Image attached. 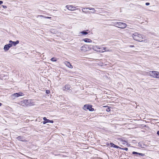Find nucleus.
Instances as JSON below:
<instances>
[{
  "label": "nucleus",
  "mask_w": 159,
  "mask_h": 159,
  "mask_svg": "<svg viewBox=\"0 0 159 159\" xmlns=\"http://www.w3.org/2000/svg\"><path fill=\"white\" fill-rule=\"evenodd\" d=\"M101 49L102 51V52H109L110 51L109 50H107V48L106 47H101Z\"/></svg>",
  "instance_id": "obj_13"
},
{
  "label": "nucleus",
  "mask_w": 159,
  "mask_h": 159,
  "mask_svg": "<svg viewBox=\"0 0 159 159\" xmlns=\"http://www.w3.org/2000/svg\"><path fill=\"white\" fill-rule=\"evenodd\" d=\"M150 76L159 79V72L157 71H152L150 72Z\"/></svg>",
  "instance_id": "obj_2"
},
{
  "label": "nucleus",
  "mask_w": 159,
  "mask_h": 159,
  "mask_svg": "<svg viewBox=\"0 0 159 159\" xmlns=\"http://www.w3.org/2000/svg\"><path fill=\"white\" fill-rule=\"evenodd\" d=\"M43 124H45L47 123H46V121H45V120H44V121H43Z\"/></svg>",
  "instance_id": "obj_34"
},
{
  "label": "nucleus",
  "mask_w": 159,
  "mask_h": 159,
  "mask_svg": "<svg viewBox=\"0 0 159 159\" xmlns=\"http://www.w3.org/2000/svg\"><path fill=\"white\" fill-rule=\"evenodd\" d=\"M17 139H18V140H21V141H22V140L21 139V137L20 136H19V137H17Z\"/></svg>",
  "instance_id": "obj_27"
},
{
  "label": "nucleus",
  "mask_w": 159,
  "mask_h": 159,
  "mask_svg": "<svg viewBox=\"0 0 159 159\" xmlns=\"http://www.w3.org/2000/svg\"><path fill=\"white\" fill-rule=\"evenodd\" d=\"M43 119L44 120L46 121V123L49 122L50 120L47 119L46 117H44L43 118Z\"/></svg>",
  "instance_id": "obj_21"
},
{
  "label": "nucleus",
  "mask_w": 159,
  "mask_h": 159,
  "mask_svg": "<svg viewBox=\"0 0 159 159\" xmlns=\"http://www.w3.org/2000/svg\"><path fill=\"white\" fill-rule=\"evenodd\" d=\"M145 4L147 6H148L150 5V3L149 2H147Z\"/></svg>",
  "instance_id": "obj_32"
},
{
  "label": "nucleus",
  "mask_w": 159,
  "mask_h": 159,
  "mask_svg": "<svg viewBox=\"0 0 159 159\" xmlns=\"http://www.w3.org/2000/svg\"><path fill=\"white\" fill-rule=\"evenodd\" d=\"M132 154H138V155H140L142 156H144L145 155L144 154L142 153H138L137 152H133Z\"/></svg>",
  "instance_id": "obj_16"
},
{
  "label": "nucleus",
  "mask_w": 159,
  "mask_h": 159,
  "mask_svg": "<svg viewBox=\"0 0 159 159\" xmlns=\"http://www.w3.org/2000/svg\"><path fill=\"white\" fill-rule=\"evenodd\" d=\"M88 9L90 10H92V12L93 13H94L95 11V10H94V8H92V7H88Z\"/></svg>",
  "instance_id": "obj_20"
},
{
  "label": "nucleus",
  "mask_w": 159,
  "mask_h": 159,
  "mask_svg": "<svg viewBox=\"0 0 159 159\" xmlns=\"http://www.w3.org/2000/svg\"><path fill=\"white\" fill-rule=\"evenodd\" d=\"M129 47H134V45H130V46H129Z\"/></svg>",
  "instance_id": "obj_38"
},
{
  "label": "nucleus",
  "mask_w": 159,
  "mask_h": 159,
  "mask_svg": "<svg viewBox=\"0 0 159 159\" xmlns=\"http://www.w3.org/2000/svg\"><path fill=\"white\" fill-rule=\"evenodd\" d=\"M88 109L91 111H93L94 110V109L92 107L91 105H88Z\"/></svg>",
  "instance_id": "obj_17"
},
{
  "label": "nucleus",
  "mask_w": 159,
  "mask_h": 159,
  "mask_svg": "<svg viewBox=\"0 0 159 159\" xmlns=\"http://www.w3.org/2000/svg\"><path fill=\"white\" fill-rule=\"evenodd\" d=\"M122 149L127 151L128 150V148H122Z\"/></svg>",
  "instance_id": "obj_28"
},
{
  "label": "nucleus",
  "mask_w": 159,
  "mask_h": 159,
  "mask_svg": "<svg viewBox=\"0 0 159 159\" xmlns=\"http://www.w3.org/2000/svg\"><path fill=\"white\" fill-rule=\"evenodd\" d=\"M118 22L116 20H112V21L111 22V25H114V26L117 27Z\"/></svg>",
  "instance_id": "obj_10"
},
{
  "label": "nucleus",
  "mask_w": 159,
  "mask_h": 159,
  "mask_svg": "<svg viewBox=\"0 0 159 159\" xmlns=\"http://www.w3.org/2000/svg\"><path fill=\"white\" fill-rule=\"evenodd\" d=\"M2 7L4 8H7V6H2Z\"/></svg>",
  "instance_id": "obj_35"
},
{
  "label": "nucleus",
  "mask_w": 159,
  "mask_h": 159,
  "mask_svg": "<svg viewBox=\"0 0 159 159\" xmlns=\"http://www.w3.org/2000/svg\"><path fill=\"white\" fill-rule=\"evenodd\" d=\"M83 40L86 43H91L92 42L90 39L88 38L84 39Z\"/></svg>",
  "instance_id": "obj_15"
},
{
  "label": "nucleus",
  "mask_w": 159,
  "mask_h": 159,
  "mask_svg": "<svg viewBox=\"0 0 159 159\" xmlns=\"http://www.w3.org/2000/svg\"><path fill=\"white\" fill-rule=\"evenodd\" d=\"M80 50L84 52H85L89 50V48L88 45L86 44L84 45L80 48Z\"/></svg>",
  "instance_id": "obj_5"
},
{
  "label": "nucleus",
  "mask_w": 159,
  "mask_h": 159,
  "mask_svg": "<svg viewBox=\"0 0 159 159\" xmlns=\"http://www.w3.org/2000/svg\"><path fill=\"white\" fill-rule=\"evenodd\" d=\"M65 64L66 65V66L68 67L72 68H73V66H72V65L70 64V63L68 62H65Z\"/></svg>",
  "instance_id": "obj_12"
},
{
  "label": "nucleus",
  "mask_w": 159,
  "mask_h": 159,
  "mask_svg": "<svg viewBox=\"0 0 159 159\" xmlns=\"http://www.w3.org/2000/svg\"><path fill=\"white\" fill-rule=\"evenodd\" d=\"M88 105H85L83 107V109L85 110H86L87 109H88Z\"/></svg>",
  "instance_id": "obj_24"
},
{
  "label": "nucleus",
  "mask_w": 159,
  "mask_h": 159,
  "mask_svg": "<svg viewBox=\"0 0 159 159\" xmlns=\"http://www.w3.org/2000/svg\"><path fill=\"white\" fill-rule=\"evenodd\" d=\"M51 60L52 61H57L56 58L54 57L52 58L51 59Z\"/></svg>",
  "instance_id": "obj_25"
},
{
  "label": "nucleus",
  "mask_w": 159,
  "mask_h": 159,
  "mask_svg": "<svg viewBox=\"0 0 159 159\" xmlns=\"http://www.w3.org/2000/svg\"><path fill=\"white\" fill-rule=\"evenodd\" d=\"M157 134L159 135V131H158L157 132Z\"/></svg>",
  "instance_id": "obj_37"
},
{
  "label": "nucleus",
  "mask_w": 159,
  "mask_h": 159,
  "mask_svg": "<svg viewBox=\"0 0 159 159\" xmlns=\"http://www.w3.org/2000/svg\"><path fill=\"white\" fill-rule=\"evenodd\" d=\"M2 105V103H0V106H1Z\"/></svg>",
  "instance_id": "obj_40"
},
{
  "label": "nucleus",
  "mask_w": 159,
  "mask_h": 159,
  "mask_svg": "<svg viewBox=\"0 0 159 159\" xmlns=\"http://www.w3.org/2000/svg\"><path fill=\"white\" fill-rule=\"evenodd\" d=\"M106 111L107 112H109L110 111V109L109 108H108L107 109Z\"/></svg>",
  "instance_id": "obj_29"
},
{
  "label": "nucleus",
  "mask_w": 159,
  "mask_h": 159,
  "mask_svg": "<svg viewBox=\"0 0 159 159\" xmlns=\"http://www.w3.org/2000/svg\"><path fill=\"white\" fill-rule=\"evenodd\" d=\"M150 72H152V71H149L148 72H145V74L146 75H148L150 76Z\"/></svg>",
  "instance_id": "obj_23"
},
{
  "label": "nucleus",
  "mask_w": 159,
  "mask_h": 159,
  "mask_svg": "<svg viewBox=\"0 0 159 159\" xmlns=\"http://www.w3.org/2000/svg\"><path fill=\"white\" fill-rule=\"evenodd\" d=\"M19 43V40H17L16 41V42L13 41L12 44H13L14 46H15L16 45L18 44Z\"/></svg>",
  "instance_id": "obj_19"
},
{
  "label": "nucleus",
  "mask_w": 159,
  "mask_h": 159,
  "mask_svg": "<svg viewBox=\"0 0 159 159\" xmlns=\"http://www.w3.org/2000/svg\"><path fill=\"white\" fill-rule=\"evenodd\" d=\"M41 16L43 17V16Z\"/></svg>",
  "instance_id": "obj_41"
},
{
  "label": "nucleus",
  "mask_w": 159,
  "mask_h": 159,
  "mask_svg": "<svg viewBox=\"0 0 159 159\" xmlns=\"http://www.w3.org/2000/svg\"><path fill=\"white\" fill-rule=\"evenodd\" d=\"M22 93H16L12 94L11 96L12 97H17L22 96Z\"/></svg>",
  "instance_id": "obj_9"
},
{
  "label": "nucleus",
  "mask_w": 159,
  "mask_h": 159,
  "mask_svg": "<svg viewBox=\"0 0 159 159\" xmlns=\"http://www.w3.org/2000/svg\"><path fill=\"white\" fill-rule=\"evenodd\" d=\"M80 34H84V35H86L87 34H88V33L87 32H86L85 31H84L80 32Z\"/></svg>",
  "instance_id": "obj_22"
},
{
  "label": "nucleus",
  "mask_w": 159,
  "mask_h": 159,
  "mask_svg": "<svg viewBox=\"0 0 159 159\" xmlns=\"http://www.w3.org/2000/svg\"><path fill=\"white\" fill-rule=\"evenodd\" d=\"M3 3V2L2 1H0V5Z\"/></svg>",
  "instance_id": "obj_36"
},
{
  "label": "nucleus",
  "mask_w": 159,
  "mask_h": 159,
  "mask_svg": "<svg viewBox=\"0 0 159 159\" xmlns=\"http://www.w3.org/2000/svg\"><path fill=\"white\" fill-rule=\"evenodd\" d=\"M46 18H50L51 17H46Z\"/></svg>",
  "instance_id": "obj_39"
},
{
  "label": "nucleus",
  "mask_w": 159,
  "mask_h": 159,
  "mask_svg": "<svg viewBox=\"0 0 159 159\" xmlns=\"http://www.w3.org/2000/svg\"><path fill=\"white\" fill-rule=\"evenodd\" d=\"M12 47V44L9 43L5 45L3 49L5 52L9 50V48Z\"/></svg>",
  "instance_id": "obj_6"
},
{
  "label": "nucleus",
  "mask_w": 159,
  "mask_h": 159,
  "mask_svg": "<svg viewBox=\"0 0 159 159\" xmlns=\"http://www.w3.org/2000/svg\"><path fill=\"white\" fill-rule=\"evenodd\" d=\"M70 88V86L68 85H65L64 87L63 88V90L65 91H66L69 90Z\"/></svg>",
  "instance_id": "obj_11"
},
{
  "label": "nucleus",
  "mask_w": 159,
  "mask_h": 159,
  "mask_svg": "<svg viewBox=\"0 0 159 159\" xmlns=\"http://www.w3.org/2000/svg\"><path fill=\"white\" fill-rule=\"evenodd\" d=\"M92 48L95 51L99 52H102V51L101 49V47H99L97 45H94L93 46Z\"/></svg>",
  "instance_id": "obj_3"
},
{
  "label": "nucleus",
  "mask_w": 159,
  "mask_h": 159,
  "mask_svg": "<svg viewBox=\"0 0 159 159\" xmlns=\"http://www.w3.org/2000/svg\"><path fill=\"white\" fill-rule=\"evenodd\" d=\"M110 145H111V147H114V148H121L119 147V146H117L114 144L113 143H110Z\"/></svg>",
  "instance_id": "obj_14"
},
{
  "label": "nucleus",
  "mask_w": 159,
  "mask_h": 159,
  "mask_svg": "<svg viewBox=\"0 0 159 159\" xmlns=\"http://www.w3.org/2000/svg\"><path fill=\"white\" fill-rule=\"evenodd\" d=\"M139 146L142 148H144V145H142L141 143H139L138 144Z\"/></svg>",
  "instance_id": "obj_26"
},
{
  "label": "nucleus",
  "mask_w": 159,
  "mask_h": 159,
  "mask_svg": "<svg viewBox=\"0 0 159 159\" xmlns=\"http://www.w3.org/2000/svg\"><path fill=\"white\" fill-rule=\"evenodd\" d=\"M20 104L23 106H25L28 105V100H25L20 102Z\"/></svg>",
  "instance_id": "obj_7"
},
{
  "label": "nucleus",
  "mask_w": 159,
  "mask_h": 159,
  "mask_svg": "<svg viewBox=\"0 0 159 159\" xmlns=\"http://www.w3.org/2000/svg\"><path fill=\"white\" fill-rule=\"evenodd\" d=\"M67 9L70 11H74L76 7L73 6L72 5H68L66 6Z\"/></svg>",
  "instance_id": "obj_8"
},
{
  "label": "nucleus",
  "mask_w": 159,
  "mask_h": 159,
  "mask_svg": "<svg viewBox=\"0 0 159 159\" xmlns=\"http://www.w3.org/2000/svg\"><path fill=\"white\" fill-rule=\"evenodd\" d=\"M49 122L53 123V121L52 120H50Z\"/></svg>",
  "instance_id": "obj_33"
},
{
  "label": "nucleus",
  "mask_w": 159,
  "mask_h": 159,
  "mask_svg": "<svg viewBox=\"0 0 159 159\" xmlns=\"http://www.w3.org/2000/svg\"><path fill=\"white\" fill-rule=\"evenodd\" d=\"M46 92L47 94H48L50 93V91L49 90H46Z\"/></svg>",
  "instance_id": "obj_30"
},
{
  "label": "nucleus",
  "mask_w": 159,
  "mask_h": 159,
  "mask_svg": "<svg viewBox=\"0 0 159 159\" xmlns=\"http://www.w3.org/2000/svg\"><path fill=\"white\" fill-rule=\"evenodd\" d=\"M132 37L133 39L139 42H143L144 43H148L149 42L148 39L145 36L139 33L135 32L132 34Z\"/></svg>",
  "instance_id": "obj_1"
},
{
  "label": "nucleus",
  "mask_w": 159,
  "mask_h": 159,
  "mask_svg": "<svg viewBox=\"0 0 159 159\" xmlns=\"http://www.w3.org/2000/svg\"><path fill=\"white\" fill-rule=\"evenodd\" d=\"M13 42V41H12L11 40H10L9 41V42L10 43H9L12 44V45Z\"/></svg>",
  "instance_id": "obj_31"
},
{
  "label": "nucleus",
  "mask_w": 159,
  "mask_h": 159,
  "mask_svg": "<svg viewBox=\"0 0 159 159\" xmlns=\"http://www.w3.org/2000/svg\"><path fill=\"white\" fill-rule=\"evenodd\" d=\"M88 9V8H83L82 9V11L83 12H84L85 13H87V10Z\"/></svg>",
  "instance_id": "obj_18"
},
{
  "label": "nucleus",
  "mask_w": 159,
  "mask_h": 159,
  "mask_svg": "<svg viewBox=\"0 0 159 159\" xmlns=\"http://www.w3.org/2000/svg\"><path fill=\"white\" fill-rule=\"evenodd\" d=\"M126 26L127 25L125 23L121 22H118L117 26L119 28L122 29L125 28Z\"/></svg>",
  "instance_id": "obj_4"
}]
</instances>
